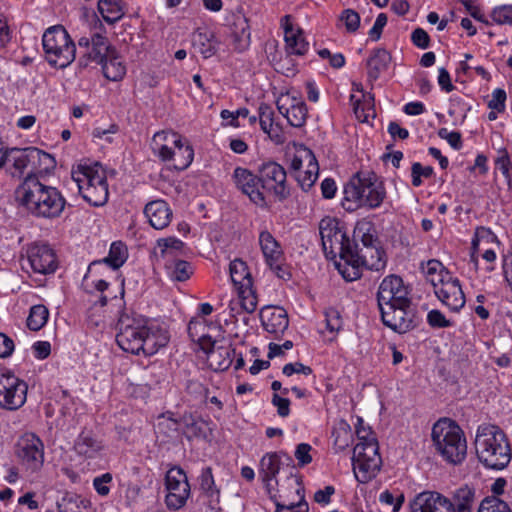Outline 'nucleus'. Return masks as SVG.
<instances>
[{
	"instance_id": "obj_1",
	"label": "nucleus",
	"mask_w": 512,
	"mask_h": 512,
	"mask_svg": "<svg viewBox=\"0 0 512 512\" xmlns=\"http://www.w3.org/2000/svg\"><path fill=\"white\" fill-rule=\"evenodd\" d=\"M117 327V344L123 351L134 355L152 356L170 339L165 328L149 323L145 317L135 313H123Z\"/></svg>"
},
{
	"instance_id": "obj_2",
	"label": "nucleus",
	"mask_w": 512,
	"mask_h": 512,
	"mask_svg": "<svg viewBox=\"0 0 512 512\" xmlns=\"http://www.w3.org/2000/svg\"><path fill=\"white\" fill-rule=\"evenodd\" d=\"M15 194L19 205L37 218L56 219L61 216L67 203L56 187L43 184L35 175H28Z\"/></svg>"
},
{
	"instance_id": "obj_3",
	"label": "nucleus",
	"mask_w": 512,
	"mask_h": 512,
	"mask_svg": "<svg viewBox=\"0 0 512 512\" xmlns=\"http://www.w3.org/2000/svg\"><path fill=\"white\" fill-rule=\"evenodd\" d=\"M387 198L383 179L371 171L357 172L344 186L342 206L346 211L377 209Z\"/></svg>"
},
{
	"instance_id": "obj_4",
	"label": "nucleus",
	"mask_w": 512,
	"mask_h": 512,
	"mask_svg": "<svg viewBox=\"0 0 512 512\" xmlns=\"http://www.w3.org/2000/svg\"><path fill=\"white\" fill-rule=\"evenodd\" d=\"M474 444L479 461L487 468L502 470L511 461L509 440L503 430L496 425H479Z\"/></svg>"
},
{
	"instance_id": "obj_5",
	"label": "nucleus",
	"mask_w": 512,
	"mask_h": 512,
	"mask_svg": "<svg viewBox=\"0 0 512 512\" xmlns=\"http://www.w3.org/2000/svg\"><path fill=\"white\" fill-rule=\"evenodd\" d=\"M431 438L437 453L448 463H462L467 455V442L460 426L444 418L432 427Z\"/></svg>"
},
{
	"instance_id": "obj_6",
	"label": "nucleus",
	"mask_w": 512,
	"mask_h": 512,
	"mask_svg": "<svg viewBox=\"0 0 512 512\" xmlns=\"http://www.w3.org/2000/svg\"><path fill=\"white\" fill-rule=\"evenodd\" d=\"M71 174L80 194L88 203L102 206L107 202L109 191L106 173L99 163L79 164Z\"/></svg>"
},
{
	"instance_id": "obj_7",
	"label": "nucleus",
	"mask_w": 512,
	"mask_h": 512,
	"mask_svg": "<svg viewBox=\"0 0 512 512\" xmlns=\"http://www.w3.org/2000/svg\"><path fill=\"white\" fill-rule=\"evenodd\" d=\"M220 330V326L211 323L207 325L206 320L192 319L188 324V333L193 340L197 338L202 348L206 350L207 360L209 365L214 370L223 371L230 367L232 364V355L235 350L230 346H215L211 341L212 336L208 333L210 330Z\"/></svg>"
},
{
	"instance_id": "obj_8",
	"label": "nucleus",
	"mask_w": 512,
	"mask_h": 512,
	"mask_svg": "<svg viewBox=\"0 0 512 512\" xmlns=\"http://www.w3.org/2000/svg\"><path fill=\"white\" fill-rule=\"evenodd\" d=\"M42 45L46 60L54 67L63 69L75 60L76 46L61 25L49 27L44 32Z\"/></svg>"
},
{
	"instance_id": "obj_9",
	"label": "nucleus",
	"mask_w": 512,
	"mask_h": 512,
	"mask_svg": "<svg viewBox=\"0 0 512 512\" xmlns=\"http://www.w3.org/2000/svg\"><path fill=\"white\" fill-rule=\"evenodd\" d=\"M353 471L360 483H366L376 476L382 465L378 443H368L366 446L357 443L352 456Z\"/></svg>"
},
{
	"instance_id": "obj_10",
	"label": "nucleus",
	"mask_w": 512,
	"mask_h": 512,
	"mask_svg": "<svg viewBox=\"0 0 512 512\" xmlns=\"http://www.w3.org/2000/svg\"><path fill=\"white\" fill-rule=\"evenodd\" d=\"M28 385L11 370L0 368V407L14 411L21 408L27 399Z\"/></svg>"
},
{
	"instance_id": "obj_11",
	"label": "nucleus",
	"mask_w": 512,
	"mask_h": 512,
	"mask_svg": "<svg viewBox=\"0 0 512 512\" xmlns=\"http://www.w3.org/2000/svg\"><path fill=\"white\" fill-rule=\"evenodd\" d=\"M323 250L326 257L335 259L343 255L346 250L353 248L346 233L338 227V223L331 218L321 220L319 224Z\"/></svg>"
},
{
	"instance_id": "obj_12",
	"label": "nucleus",
	"mask_w": 512,
	"mask_h": 512,
	"mask_svg": "<svg viewBox=\"0 0 512 512\" xmlns=\"http://www.w3.org/2000/svg\"><path fill=\"white\" fill-rule=\"evenodd\" d=\"M165 486L167 507L171 510L182 508L190 496V485L184 470L179 466L170 468L165 476Z\"/></svg>"
},
{
	"instance_id": "obj_13",
	"label": "nucleus",
	"mask_w": 512,
	"mask_h": 512,
	"mask_svg": "<svg viewBox=\"0 0 512 512\" xmlns=\"http://www.w3.org/2000/svg\"><path fill=\"white\" fill-rule=\"evenodd\" d=\"M258 172L262 189L271 192L279 201L289 197L287 174L280 164L274 161L264 162L259 166Z\"/></svg>"
},
{
	"instance_id": "obj_14",
	"label": "nucleus",
	"mask_w": 512,
	"mask_h": 512,
	"mask_svg": "<svg viewBox=\"0 0 512 512\" xmlns=\"http://www.w3.org/2000/svg\"><path fill=\"white\" fill-rule=\"evenodd\" d=\"M259 245L270 270L280 279H290V270L285 262L282 248L273 235L268 231H262L259 235Z\"/></svg>"
},
{
	"instance_id": "obj_15",
	"label": "nucleus",
	"mask_w": 512,
	"mask_h": 512,
	"mask_svg": "<svg viewBox=\"0 0 512 512\" xmlns=\"http://www.w3.org/2000/svg\"><path fill=\"white\" fill-rule=\"evenodd\" d=\"M276 106L279 113L286 118L287 122L296 128L302 127L307 119V107L295 90H289L281 93L277 100Z\"/></svg>"
},
{
	"instance_id": "obj_16",
	"label": "nucleus",
	"mask_w": 512,
	"mask_h": 512,
	"mask_svg": "<svg viewBox=\"0 0 512 512\" xmlns=\"http://www.w3.org/2000/svg\"><path fill=\"white\" fill-rule=\"evenodd\" d=\"M231 178L234 186L253 204L261 208L267 206V199L262 191L259 176L247 168L238 166L234 169Z\"/></svg>"
},
{
	"instance_id": "obj_17",
	"label": "nucleus",
	"mask_w": 512,
	"mask_h": 512,
	"mask_svg": "<svg viewBox=\"0 0 512 512\" xmlns=\"http://www.w3.org/2000/svg\"><path fill=\"white\" fill-rule=\"evenodd\" d=\"M78 45L80 48L86 49L85 54L81 56L78 61L79 66L84 68L91 62L100 64L115 51L108 39L100 33H94L90 38L81 37L78 41Z\"/></svg>"
},
{
	"instance_id": "obj_18",
	"label": "nucleus",
	"mask_w": 512,
	"mask_h": 512,
	"mask_svg": "<svg viewBox=\"0 0 512 512\" xmlns=\"http://www.w3.org/2000/svg\"><path fill=\"white\" fill-rule=\"evenodd\" d=\"M17 456L31 471L39 470L44 463V445L33 433L24 434L17 443Z\"/></svg>"
},
{
	"instance_id": "obj_19",
	"label": "nucleus",
	"mask_w": 512,
	"mask_h": 512,
	"mask_svg": "<svg viewBox=\"0 0 512 512\" xmlns=\"http://www.w3.org/2000/svg\"><path fill=\"white\" fill-rule=\"evenodd\" d=\"M49 154L37 148L18 149L12 148L4 152V165H7L13 177H21L30 165H34L42 158H48Z\"/></svg>"
},
{
	"instance_id": "obj_20",
	"label": "nucleus",
	"mask_w": 512,
	"mask_h": 512,
	"mask_svg": "<svg viewBox=\"0 0 512 512\" xmlns=\"http://www.w3.org/2000/svg\"><path fill=\"white\" fill-rule=\"evenodd\" d=\"M378 305H410L408 288L396 275L386 276L380 283L377 293Z\"/></svg>"
},
{
	"instance_id": "obj_21",
	"label": "nucleus",
	"mask_w": 512,
	"mask_h": 512,
	"mask_svg": "<svg viewBox=\"0 0 512 512\" xmlns=\"http://www.w3.org/2000/svg\"><path fill=\"white\" fill-rule=\"evenodd\" d=\"M383 324L397 333H406L414 327L410 305H378Z\"/></svg>"
},
{
	"instance_id": "obj_22",
	"label": "nucleus",
	"mask_w": 512,
	"mask_h": 512,
	"mask_svg": "<svg viewBox=\"0 0 512 512\" xmlns=\"http://www.w3.org/2000/svg\"><path fill=\"white\" fill-rule=\"evenodd\" d=\"M28 262L35 273L50 274L57 268L54 251L46 244H34L28 250Z\"/></svg>"
},
{
	"instance_id": "obj_23",
	"label": "nucleus",
	"mask_w": 512,
	"mask_h": 512,
	"mask_svg": "<svg viewBox=\"0 0 512 512\" xmlns=\"http://www.w3.org/2000/svg\"><path fill=\"white\" fill-rule=\"evenodd\" d=\"M75 453L85 459L100 458L105 452L104 441L92 430L84 429L74 441Z\"/></svg>"
},
{
	"instance_id": "obj_24",
	"label": "nucleus",
	"mask_w": 512,
	"mask_h": 512,
	"mask_svg": "<svg viewBox=\"0 0 512 512\" xmlns=\"http://www.w3.org/2000/svg\"><path fill=\"white\" fill-rule=\"evenodd\" d=\"M412 512H453L450 499L436 491L419 493L411 504Z\"/></svg>"
},
{
	"instance_id": "obj_25",
	"label": "nucleus",
	"mask_w": 512,
	"mask_h": 512,
	"mask_svg": "<svg viewBox=\"0 0 512 512\" xmlns=\"http://www.w3.org/2000/svg\"><path fill=\"white\" fill-rule=\"evenodd\" d=\"M436 297L451 311H459L465 305V296L458 278L451 276L434 289Z\"/></svg>"
},
{
	"instance_id": "obj_26",
	"label": "nucleus",
	"mask_w": 512,
	"mask_h": 512,
	"mask_svg": "<svg viewBox=\"0 0 512 512\" xmlns=\"http://www.w3.org/2000/svg\"><path fill=\"white\" fill-rule=\"evenodd\" d=\"M260 319L263 328L275 336L282 335L289 325L286 310L279 306H266L262 308Z\"/></svg>"
},
{
	"instance_id": "obj_27",
	"label": "nucleus",
	"mask_w": 512,
	"mask_h": 512,
	"mask_svg": "<svg viewBox=\"0 0 512 512\" xmlns=\"http://www.w3.org/2000/svg\"><path fill=\"white\" fill-rule=\"evenodd\" d=\"M281 26L284 29V39L286 43V51L288 54L304 55L308 50V42L305 40L300 29L293 26L291 17L284 16L281 19Z\"/></svg>"
},
{
	"instance_id": "obj_28",
	"label": "nucleus",
	"mask_w": 512,
	"mask_h": 512,
	"mask_svg": "<svg viewBox=\"0 0 512 512\" xmlns=\"http://www.w3.org/2000/svg\"><path fill=\"white\" fill-rule=\"evenodd\" d=\"M128 258V250L126 245L121 241H115L111 244L108 255L97 261H93L89 267L88 271L84 277V280L87 281L91 274H93L98 267L103 264H106L113 270L119 269Z\"/></svg>"
},
{
	"instance_id": "obj_29",
	"label": "nucleus",
	"mask_w": 512,
	"mask_h": 512,
	"mask_svg": "<svg viewBox=\"0 0 512 512\" xmlns=\"http://www.w3.org/2000/svg\"><path fill=\"white\" fill-rule=\"evenodd\" d=\"M180 143V135L171 131L156 132L151 141L153 154L163 162L171 160L172 149Z\"/></svg>"
},
{
	"instance_id": "obj_30",
	"label": "nucleus",
	"mask_w": 512,
	"mask_h": 512,
	"mask_svg": "<svg viewBox=\"0 0 512 512\" xmlns=\"http://www.w3.org/2000/svg\"><path fill=\"white\" fill-rule=\"evenodd\" d=\"M144 214L150 225L157 230L167 227L172 219V211L164 200H154L146 204Z\"/></svg>"
},
{
	"instance_id": "obj_31",
	"label": "nucleus",
	"mask_w": 512,
	"mask_h": 512,
	"mask_svg": "<svg viewBox=\"0 0 512 512\" xmlns=\"http://www.w3.org/2000/svg\"><path fill=\"white\" fill-rule=\"evenodd\" d=\"M231 39L234 48L242 52L246 50L251 43V33L248 19L244 15H237L231 26Z\"/></svg>"
},
{
	"instance_id": "obj_32",
	"label": "nucleus",
	"mask_w": 512,
	"mask_h": 512,
	"mask_svg": "<svg viewBox=\"0 0 512 512\" xmlns=\"http://www.w3.org/2000/svg\"><path fill=\"white\" fill-rule=\"evenodd\" d=\"M354 252L357 256L356 262L369 270L379 271L386 265L384 253L377 246L355 248Z\"/></svg>"
},
{
	"instance_id": "obj_33",
	"label": "nucleus",
	"mask_w": 512,
	"mask_h": 512,
	"mask_svg": "<svg viewBox=\"0 0 512 512\" xmlns=\"http://www.w3.org/2000/svg\"><path fill=\"white\" fill-rule=\"evenodd\" d=\"M339 258L340 262L336 263V267L345 280L354 281L361 277L363 266L356 262L354 247L346 250L343 255H339Z\"/></svg>"
},
{
	"instance_id": "obj_34",
	"label": "nucleus",
	"mask_w": 512,
	"mask_h": 512,
	"mask_svg": "<svg viewBox=\"0 0 512 512\" xmlns=\"http://www.w3.org/2000/svg\"><path fill=\"white\" fill-rule=\"evenodd\" d=\"M391 61L389 52L383 48L375 49L366 61L367 75L370 81L377 80L387 70Z\"/></svg>"
},
{
	"instance_id": "obj_35",
	"label": "nucleus",
	"mask_w": 512,
	"mask_h": 512,
	"mask_svg": "<svg viewBox=\"0 0 512 512\" xmlns=\"http://www.w3.org/2000/svg\"><path fill=\"white\" fill-rule=\"evenodd\" d=\"M199 485L202 495L207 498L212 509H216L220 502V490L215 484V480L210 467H205L199 475Z\"/></svg>"
},
{
	"instance_id": "obj_36",
	"label": "nucleus",
	"mask_w": 512,
	"mask_h": 512,
	"mask_svg": "<svg viewBox=\"0 0 512 512\" xmlns=\"http://www.w3.org/2000/svg\"><path fill=\"white\" fill-rule=\"evenodd\" d=\"M306 169L295 174L294 178L303 191H308L318 178L319 167L312 151H305Z\"/></svg>"
},
{
	"instance_id": "obj_37",
	"label": "nucleus",
	"mask_w": 512,
	"mask_h": 512,
	"mask_svg": "<svg viewBox=\"0 0 512 512\" xmlns=\"http://www.w3.org/2000/svg\"><path fill=\"white\" fill-rule=\"evenodd\" d=\"M218 41L212 31L209 29H198L193 37L194 48L203 55L204 58H209L217 52Z\"/></svg>"
},
{
	"instance_id": "obj_38",
	"label": "nucleus",
	"mask_w": 512,
	"mask_h": 512,
	"mask_svg": "<svg viewBox=\"0 0 512 512\" xmlns=\"http://www.w3.org/2000/svg\"><path fill=\"white\" fill-rule=\"evenodd\" d=\"M449 499L453 512H472L475 503V489L463 485L457 488Z\"/></svg>"
},
{
	"instance_id": "obj_39",
	"label": "nucleus",
	"mask_w": 512,
	"mask_h": 512,
	"mask_svg": "<svg viewBox=\"0 0 512 512\" xmlns=\"http://www.w3.org/2000/svg\"><path fill=\"white\" fill-rule=\"evenodd\" d=\"M421 269L426 280L431 283L434 289L445 282V280L451 279L452 276L443 264L436 259H431L423 263Z\"/></svg>"
},
{
	"instance_id": "obj_40",
	"label": "nucleus",
	"mask_w": 512,
	"mask_h": 512,
	"mask_svg": "<svg viewBox=\"0 0 512 512\" xmlns=\"http://www.w3.org/2000/svg\"><path fill=\"white\" fill-rule=\"evenodd\" d=\"M194 159V150L187 140H183L180 136V143H177L172 149L171 162L177 170H184L192 163Z\"/></svg>"
},
{
	"instance_id": "obj_41",
	"label": "nucleus",
	"mask_w": 512,
	"mask_h": 512,
	"mask_svg": "<svg viewBox=\"0 0 512 512\" xmlns=\"http://www.w3.org/2000/svg\"><path fill=\"white\" fill-rule=\"evenodd\" d=\"M280 455L276 452L266 453L260 460L259 473L266 486L269 487L272 480L280 471Z\"/></svg>"
},
{
	"instance_id": "obj_42",
	"label": "nucleus",
	"mask_w": 512,
	"mask_h": 512,
	"mask_svg": "<svg viewBox=\"0 0 512 512\" xmlns=\"http://www.w3.org/2000/svg\"><path fill=\"white\" fill-rule=\"evenodd\" d=\"M237 292L239 299L236 302H230L229 307L231 311H234L235 306L239 304L246 313H253L257 308L258 300L252 282H246V286L238 288Z\"/></svg>"
},
{
	"instance_id": "obj_43",
	"label": "nucleus",
	"mask_w": 512,
	"mask_h": 512,
	"mask_svg": "<svg viewBox=\"0 0 512 512\" xmlns=\"http://www.w3.org/2000/svg\"><path fill=\"white\" fill-rule=\"evenodd\" d=\"M333 445L336 452L345 450L353 441L351 426L345 421H338L332 431Z\"/></svg>"
},
{
	"instance_id": "obj_44",
	"label": "nucleus",
	"mask_w": 512,
	"mask_h": 512,
	"mask_svg": "<svg viewBox=\"0 0 512 512\" xmlns=\"http://www.w3.org/2000/svg\"><path fill=\"white\" fill-rule=\"evenodd\" d=\"M183 247L184 243L177 238L159 239L157 242L159 252L156 251V256L163 262L173 260L180 255Z\"/></svg>"
},
{
	"instance_id": "obj_45",
	"label": "nucleus",
	"mask_w": 512,
	"mask_h": 512,
	"mask_svg": "<svg viewBox=\"0 0 512 512\" xmlns=\"http://www.w3.org/2000/svg\"><path fill=\"white\" fill-rule=\"evenodd\" d=\"M104 76L111 81H119L126 74V67L121 59L116 55V50L112 52V55L104 59L100 63Z\"/></svg>"
},
{
	"instance_id": "obj_46",
	"label": "nucleus",
	"mask_w": 512,
	"mask_h": 512,
	"mask_svg": "<svg viewBox=\"0 0 512 512\" xmlns=\"http://www.w3.org/2000/svg\"><path fill=\"white\" fill-rule=\"evenodd\" d=\"M184 428V434L188 439L192 438H205L207 423L199 417L192 414H184L181 418Z\"/></svg>"
},
{
	"instance_id": "obj_47",
	"label": "nucleus",
	"mask_w": 512,
	"mask_h": 512,
	"mask_svg": "<svg viewBox=\"0 0 512 512\" xmlns=\"http://www.w3.org/2000/svg\"><path fill=\"white\" fill-rule=\"evenodd\" d=\"M98 11L107 23H115L124 15L123 5L120 0H99Z\"/></svg>"
},
{
	"instance_id": "obj_48",
	"label": "nucleus",
	"mask_w": 512,
	"mask_h": 512,
	"mask_svg": "<svg viewBox=\"0 0 512 512\" xmlns=\"http://www.w3.org/2000/svg\"><path fill=\"white\" fill-rule=\"evenodd\" d=\"M229 270L231 281L236 289L246 286V282H252L248 266L244 261L233 260L229 265Z\"/></svg>"
},
{
	"instance_id": "obj_49",
	"label": "nucleus",
	"mask_w": 512,
	"mask_h": 512,
	"mask_svg": "<svg viewBox=\"0 0 512 512\" xmlns=\"http://www.w3.org/2000/svg\"><path fill=\"white\" fill-rule=\"evenodd\" d=\"M164 265L171 279L176 281H185L192 274L191 265L184 260H168L164 261Z\"/></svg>"
},
{
	"instance_id": "obj_50",
	"label": "nucleus",
	"mask_w": 512,
	"mask_h": 512,
	"mask_svg": "<svg viewBox=\"0 0 512 512\" xmlns=\"http://www.w3.org/2000/svg\"><path fill=\"white\" fill-rule=\"evenodd\" d=\"M49 311L44 305H34L27 318V326L32 331H38L47 323Z\"/></svg>"
},
{
	"instance_id": "obj_51",
	"label": "nucleus",
	"mask_w": 512,
	"mask_h": 512,
	"mask_svg": "<svg viewBox=\"0 0 512 512\" xmlns=\"http://www.w3.org/2000/svg\"><path fill=\"white\" fill-rule=\"evenodd\" d=\"M296 484V493L299 497L298 502L289 503V504H281L280 502H276V511L275 512H308V504L304 500V495L301 494L303 488L297 478L293 479Z\"/></svg>"
},
{
	"instance_id": "obj_52",
	"label": "nucleus",
	"mask_w": 512,
	"mask_h": 512,
	"mask_svg": "<svg viewBox=\"0 0 512 512\" xmlns=\"http://www.w3.org/2000/svg\"><path fill=\"white\" fill-rule=\"evenodd\" d=\"M371 223L362 221L358 222L354 229V237L356 240H360L363 247H373L376 246L375 242L377 241L374 238L373 234L370 233Z\"/></svg>"
},
{
	"instance_id": "obj_53",
	"label": "nucleus",
	"mask_w": 512,
	"mask_h": 512,
	"mask_svg": "<svg viewBox=\"0 0 512 512\" xmlns=\"http://www.w3.org/2000/svg\"><path fill=\"white\" fill-rule=\"evenodd\" d=\"M486 240L495 241L496 236L491 233L489 230L482 228L478 230L475 234L474 239L472 240V252H471V262L474 264L475 268L478 266V253L480 252V244Z\"/></svg>"
},
{
	"instance_id": "obj_54",
	"label": "nucleus",
	"mask_w": 512,
	"mask_h": 512,
	"mask_svg": "<svg viewBox=\"0 0 512 512\" xmlns=\"http://www.w3.org/2000/svg\"><path fill=\"white\" fill-rule=\"evenodd\" d=\"M477 512H512L508 504L498 497L491 496L484 498Z\"/></svg>"
},
{
	"instance_id": "obj_55",
	"label": "nucleus",
	"mask_w": 512,
	"mask_h": 512,
	"mask_svg": "<svg viewBox=\"0 0 512 512\" xmlns=\"http://www.w3.org/2000/svg\"><path fill=\"white\" fill-rule=\"evenodd\" d=\"M495 166L506 179L508 188L512 189V162L506 150L499 152V156L495 160Z\"/></svg>"
},
{
	"instance_id": "obj_56",
	"label": "nucleus",
	"mask_w": 512,
	"mask_h": 512,
	"mask_svg": "<svg viewBox=\"0 0 512 512\" xmlns=\"http://www.w3.org/2000/svg\"><path fill=\"white\" fill-rule=\"evenodd\" d=\"M491 18L498 25H512V5L504 4L494 7Z\"/></svg>"
},
{
	"instance_id": "obj_57",
	"label": "nucleus",
	"mask_w": 512,
	"mask_h": 512,
	"mask_svg": "<svg viewBox=\"0 0 512 512\" xmlns=\"http://www.w3.org/2000/svg\"><path fill=\"white\" fill-rule=\"evenodd\" d=\"M82 501H79L77 497L74 496H64L59 501H57V512H83ZM46 512H54L52 510H47Z\"/></svg>"
},
{
	"instance_id": "obj_58",
	"label": "nucleus",
	"mask_w": 512,
	"mask_h": 512,
	"mask_svg": "<svg viewBox=\"0 0 512 512\" xmlns=\"http://www.w3.org/2000/svg\"><path fill=\"white\" fill-rule=\"evenodd\" d=\"M433 168L431 166H422L419 162H415L411 167L412 185L419 187L422 185V177L430 178L433 175Z\"/></svg>"
},
{
	"instance_id": "obj_59",
	"label": "nucleus",
	"mask_w": 512,
	"mask_h": 512,
	"mask_svg": "<svg viewBox=\"0 0 512 512\" xmlns=\"http://www.w3.org/2000/svg\"><path fill=\"white\" fill-rule=\"evenodd\" d=\"M112 482L113 476L111 473L107 472L93 479V488L98 495L105 497L110 493Z\"/></svg>"
},
{
	"instance_id": "obj_60",
	"label": "nucleus",
	"mask_w": 512,
	"mask_h": 512,
	"mask_svg": "<svg viewBox=\"0 0 512 512\" xmlns=\"http://www.w3.org/2000/svg\"><path fill=\"white\" fill-rule=\"evenodd\" d=\"M259 124L264 133L270 132L274 126L273 111L268 105L262 104L258 109Z\"/></svg>"
},
{
	"instance_id": "obj_61",
	"label": "nucleus",
	"mask_w": 512,
	"mask_h": 512,
	"mask_svg": "<svg viewBox=\"0 0 512 512\" xmlns=\"http://www.w3.org/2000/svg\"><path fill=\"white\" fill-rule=\"evenodd\" d=\"M427 323L432 328H436V329L447 328V327L452 326L451 321L448 320L445 317V315L441 311H439L437 309H433V310L428 312V314H427Z\"/></svg>"
},
{
	"instance_id": "obj_62",
	"label": "nucleus",
	"mask_w": 512,
	"mask_h": 512,
	"mask_svg": "<svg viewBox=\"0 0 512 512\" xmlns=\"http://www.w3.org/2000/svg\"><path fill=\"white\" fill-rule=\"evenodd\" d=\"M340 20L344 23L348 32H355L360 25V16L352 9L344 10L341 13Z\"/></svg>"
},
{
	"instance_id": "obj_63",
	"label": "nucleus",
	"mask_w": 512,
	"mask_h": 512,
	"mask_svg": "<svg viewBox=\"0 0 512 512\" xmlns=\"http://www.w3.org/2000/svg\"><path fill=\"white\" fill-rule=\"evenodd\" d=\"M326 328L330 332H338L342 327V319L340 313L333 308L328 309L325 312Z\"/></svg>"
},
{
	"instance_id": "obj_64",
	"label": "nucleus",
	"mask_w": 512,
	"mask_h": 512,
	"mask_svg": "<svg viewBox=\"0 0 512 512\" xmlns=\"http://www.w3.org/2000/svg\"><path fill=\"white\" fill-rule=\"evenodd\" d=\"M379 501L384 505L392 506L393 512H398L403 504L404 496L400 494L395 497L393 493L385 490L380 494Z\"/></svg>"
}]
</instances>
